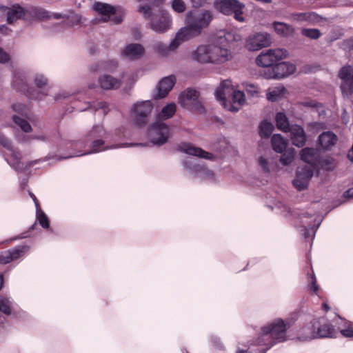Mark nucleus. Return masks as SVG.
I'll list each match as a JSON object with an SVG mask.
<instances>
[{
  "instance_id": "nucleus-2",
  "label": "nucleus",
  "mask_w": 353,
  "mask_h": 353,
  "mask_svg": "<svg viewBox=\"0 0 353 353\" xmlns=\"http://www.w3.org/2000/svg\"><path fill=\"white\" fill-rule=\"evenodd\" d=\"M234 40L230 32L220 35L213 43L199 45L192 52L191 59L201 64L224 63L232 57L230 48Z\"/></svg>"
},
{
  "instance_id": "nucleus-27",
  "label": "nucleus",
  "mask_w": 353,
  "mask_h": 353,
  "mask_svg": "<svg viewBox=\"0 0 353 353\" xmlns=\"http://www.w3.org/2000/svg\"><path fill=\"white\" fill-rule=\"evenodd\" d=\"M288 132L290 133L292 143L294 146L297 148L303 147L307 141V136L304 128L301 125L292 124Z\"/></svg>"
},
{
  "instance_id": "nucleus-41",
  "label": "nucleus",
  "mask_w": 353,
  "mask_h": 353,
  "mask_svg": "<svg viewBox=\"0 0 353 353\" xmlns=\"http://www.w3.org/2000/svg\"><path fill=\"white\" fill-rule=\"evenodd\" d=\"M286 92L287 89L284 86L276 87L272 91L267 93V99L270 102H276L282 99Z\"/></svg>"
},
{
  "instance_id": "nucleus-51",
  "label": "nucleus",
  "mask_w": 353,
  "mask_h": 353,
  "mask_svg": "<svg viewBox=\"0 0 353 353\" xmlns=\"http://www.w3.org/2000/svg\"><path fill=\"white\" fill-rule=\"evenodd\" d=\"M231 101L236 105L238 103L237 106L242 105L245 102V96L243 91L240 90H234L232 94V100Z\"/></svg>"
},
{
  "instance_id": "nucleus-28",
  "label": "nucleus",
  "mask_w": 353,
  "mask_h": 353,
  "mask_svg": "<svg viewBox=\"0 0 353 353\" xmlns=\"http://www.w3.org/2000/svg\"><path fill=\"white\" fill-rule=\"evenodd\" d=\"M0 10L6 14L8 23H12L16 20L22 18L26 12L25 10L17 4L13 5L11 7L0 6Z\"/></svg>"
},
{
  "instance_id": "nucleus-20",
  "label": "nucleus",
  "mask_w": 353,
  "mask_h": 353,
  "mask_svg": "<svg viewBox=\"0 0 353 353\" xmlns=\"http://www.w3.org/2000/svg\"><path fill=\"white\" fill-rule=\"evenodd\" d=\"M176 79L175 75L170 74L161 78L156 87L157 93L154 94V99H165L176 84Z\"/></svg>"
},
{
  "instance_id": "nucleus-53",
  "label": "nucleus",
  "mask_w": 353,
  "mask_h": 353,
  "mask_svg": "<svg viewBox=\"0 0 353 353\" xmlns=\"http://www.w3.org/2000/svg\"><path fill=\"white\" fill-rule=\"evenodd\" d=\"M343 200H337L334 202V207H338L343 203H345L347 201L353 199V187L348 188L345 190L342 194Z\"/></svg>"
},
{
  "instance_id": "nucleus-46",
  "label": "nucleus",
  "mask_w": 353,
  "mask_h": 353,
  "mask_svg": "<svg viewBox=\"0 0 353 353\" xmlns=\"http://www.w3.org/2000/svg\"><path fill=\"white\" fill-rule=\"evenodd\" d=\"M336 316L344 323L345 327L340 330L341 334L345 338H353V327L350 325V321L338 314H336Z\"/></svg>"
},
{
  "instance_id": "nucleus-12",
  "label": "nucleus",
  "mask_w": 353,
  "mask_h": 353,
  "mask_svg": "<svg viewBox=\"0 0 353 353\" xmlns=\"http://www.w3.org/2000/svg\"><path fill=\"white\" fill-rule=\"evenodd\" d=\"M307 317L306 320L311 324V336L308 337L309 339L335 337L334 327L324 316L313 318L312 314H309Z\"/></svg>"
},
{
  "instance_id": "nucleus-16",
  "label": "nucleus",
  "mask_w": 353,
  "mask_h": 353,
  "mask_svg": "<svg viewBox=\"0 0 353 353\" xmlns=\"http://www.w3.org/2000/svg\"><path fill=\"white\" fill-rule=\"evenodd\" d=\"M153 108L151 100L137 101L132 108L134 114V123L137 127L145 126L148 122V117Z\"/></svg>"
},
{
  "instance_id": "nucleus-26",
  "label": "nucleus",
  "mask_w": 353,
  "mask_h": 353,
  "mask_svg": "<svg viewBox=\"0 0 353 353\" xmlns=\"http://www.w3.org/2000/svg\"><path fill=\"white\" fill-rule=\"evenodd\" d=\"M145 51V48L141 43H128L124 46L121 54L130 60H137L143 56Z\"/></svg>"
},
{
  "instance_id": "nucleus-4",
  "label": "nucleus",
  "mask_w": 353,
  "mask_h": 353,
  "mask_svg": "<svg viewBox=\"0 0 353 353\" xmlns=\"http://www.w3.org/2000/svg\"><path fill=\"white\" fill-rule=\"evenodd\" d=\"M279 208L282 209L285 216H292L299 221L300 225L298 227V230L305 240L311 239V244L314 239L316 231L328 213L326 212L323 216H321L319 212H316L299 213L283 203H279Z\"/></svg>"
},
{
  "instance_id": "nucleus-11",
  "label": "nucleus",
  "mask_w": 353,
  "mask_h": 353,
  "mask_svg": "<svg viewBox=\"0 0 353 353\" xmlns=\"http://www.w3.org/2000/svg\"><path fill=\"white\" fill-rule=\"evenodd\" d=\"M213 8L224 16L233 15L234 19L239 22L245 21L243 15V10L245 5L239 0H214Z\"/></svg>"
},
{
  "instance_id": "nucleus-58",
  "label": "nucleus",
  "mask_w": 353,
  "mask_h": 353,
  "mask_svg": "<svg viewBox=\"0 0 353 353\" xmlns=\"http://www.w3.org/2000/svg\"><path fill=\"white\" fill-rule=\"evenodd\" d=\"M110 104L106 101H98L96 105H92L90 102V110L94 108V110L97 109L102 110L104 114H107L110 111Z\"/></svg>"
},
{
  "instance_id": "nucleus-54",
  "label": "nucleus",
  "mask_w": 353,
  "mask_h": 353,
  "mask_svg": "<svg viewBox=\"0 0 353 353\" xmlns=\"http://www.w3.org/2000/svg\"><path fill=\"white\" fill-rule=\"evenodd\" d=\"M226 87L225 82L222 81L220 84V86L216 88L214 91V97L217 101L219 102L223 101L226 99L225 94V88Z\"/></svg>"
},
{
  "instance_id": "nucleus-5",
  "label": "nucleus",
  "mask_w": 353,
  "mask_h": 353,
  "mask_svg": "<svg viewBox=\"0 0 353 353\" xmlns=\"http://www.w3.org/2000/svg\"><path fill=\"white\" fill-rule=\"evenodd\" d=\"M288 329L289 325H287L286 321L281 318L276 319L263 326L260 334L255 339L256 344L262 346L260 349H257V352L266 353L276 343L274 340L279 342L284 341L285 339L283 334Z\"/></svg>"
},
{
  "instance_id": "nucleus-48",
  "label": "nucleus",
  "mask_w": 353,
  "mask_h": 353,
  "mask_svg": "<svg viewBox=\"0 0 353 353\" xmlns=\"http://www.w3.org/2000/svg\"><path fill=\"white\" fill-rule=\"evenodd\" d=\"M340 89L343 97L350 99L353 95V81L341 82Z\"/></svg>"
},
{
  "instance_id": "nucleus-57",
  "label": "nucleus",
  "mask_w": 353,
  "mask_h": 353,
  "mask_svg": "<svg viewBox=\"0 0 353 353\" xmlns=\"http://www.w3.org/2000/svg\"><path fill=\"white\" fill-rule=\"evenodd\" d=\"M210 343L216 350H223L224 349V345L220 337L215 334H212L210 336Z\"/></svg>"
},
{
  "instance_id": "nucleus-34",
  "label": "nucleus",
  "mask_w": 353,
  "mask_h": 353,
  "mask_svg": "<svg viewBox=\"0 0 353 353\" xmlns=\"http://www.w3.org/2000/svg\"><path fill=\"white\" fill-rule=\"evenodd\" d=\"M309 314L310 313H305L302 309L296 310L292 312L285 320L286 321V325H289L290 329L297 321H300L303 324H305L309 321L305 320L308 318L307 315Z\"/></svg>"
},
{
  "instance_id": "nucleus-50",
  "label": "nucleus",
  "mask_w": 353,
  "mask_h": 353,
  "mask_svg": "<svg viewBox=\"0 0 353 353\" xmlns=\"http://www.w3.org/2000/svg\"><path fill=\"white\" fill-rule=\"evenodd\" d=\"M301 34L305 37L312 39H318L321 35V31L318 28H304L301 30Z\"/></svg>"
},
{
  "instance_id": "nucleus-62",
  "label": "nucleus",
  "mask_w": 353,
  "mask_h": 353,
  "mask_svg": "<svg viewBox=\"0 0 353 353\" xmlns=\"http://www.w3.org/2000/svg\"><path fill=\"white\" fill-rule=\"evenodd\" d=\"M301 104L303 107L316 108V110L324 108L323 104L322 103L318 102L313 99L303 101L302 102Z\"/></svg>"
},
{
  "instance_id": "nucleus-33",
  "label": "nucleus",
  "mask_w": 353,
  "mask_h": 353,
  "mask_svg": "<svg viewBox=\"0 0 353 353\" xmlns=\"http://www.w3.org/2000/svg\"><path fill=\"white\" fill-rule=\"evenodd\" d=\"M272 27L274 31L281 37H288L292 36L294 32V28L286 23L281 21H274Z\"/></svg>"
},
{
  "instance_id": "nucleus-43",
  "label": "nucleus",
  "mask_w": 353,
  "mask_h": 353,
  "mask_svg": "<svg viewBox=\"0 0 353 353\" xmlns=\"http://www.w3.org/2000/svg\"><path fill=\"white\" fill-rule=\"evenodd\" d=\"M12 121L15 125H17L20 129L25 133H29L32 131V128L30 123L25 119L14 115L12 117Z\"/></svg>"
},
{
  "instance_id": "nucleus-32",
  "label": "nucleus",
  "mask_w": 353,
  "mask_h": 353,
  "mask_svg": "<svg viewBox=\"0 0 353 353\" xmlns=\"http://www.w3.org/2000/svg\"><path fill=\"white\" fill-rule=\"evenodd\" d=\"M288 140L281 134H274L271 138L272 149L276 153H283L287 148Z\"/></svg>"
},
{
  "instance_id": "nucleus-60",
  "label": "nucleus",
  "mask_w": 353,
  "mask_h": 353,
  "mask_svg": "<svg viewBox=\"0 0 353 353\" xmlns=\"http://www.w3.org/2000/svg\"><path fill=\"white\" fill-rule=\"evenodd\" d=\"M220 103L224 109L232 112H236L240 109L239 106L234 105V103L231 101H228L227 99H224Z\"/></svg>"
},
{
  "instance_id": "nucleus-22",
  "label": "nucleus",
  "mask_w": 353,
  "mask_h": 353,
  "mask_svg": "<svg viewBox=\"0 0 353 353\" xmlns=\"http://www.w3.org/2000/svg\"><path fill=\"white\" fill-rule=\"evenodd\" d=\"M0 312L6 315L17 314V317L22 320L29 317L28 314L23 310L17 311V304L10 296L0 295Z\"/></svg>"
},
{
  "instance_id": "nucleus-44",
  "label": "nucleus",
  "mask_w": 353,
  "mask_h": 353,
  "mask_svg": "<svg viewBox=\"0 0 353 353\" xmlns=\"http://www.w3.org/2000/svg\"><path fill=\"white\" fill-rule=\"evenodd\" d=\"M117 66L118 63L115 59L102 60L98 63L99 70L109 72L114 71Z\"/></svg>"
},
{
  "instance_id": "nucleus-37",
  "label": "nucleus",
  "mask_w": 353,
  "mask_h": 353,
  "mask_svg": "<svg viewBox=\"0 0 353 353\" xmlns=\"http://www.w3.org/2000/svg\"><path fill=\"white\" fill-rule=\"evenodd\" d=\"M274 130L273 124L268 121L263 120L259 125L258 133L262 139H268L270 137Z\"/></svg>"
},
{
  "instance_id": "nucleus-59",
  "label": "nucleus",
  "mask_w": 353,
  "mask_h": 353,
  "mask_svg": "<svg viewBox=\"0 0 353 353\" xmlns=\"http://www.w3.org/2000/svg\"><path fill=\"white\" fill-rule=\"evenodd\" d=\"M340 48L347 52L353 51V37L343 40L340 43Z\"/></svg>"
},
{
  "instance_id": "nucleus-6",
  "label": "nucleus",
  "mask_w": 353,
  "mask_h": 353,
  "mask_svg": "<svg viewBox=\"0 0 353 353\" xmlns=\"http://www.w3.org/2000/svg\"><path fill=\"white\" fill-rule=\"evenodd\" d=\"M201 92L193 87H188L181 91L178 96V103L180 106L187 110L197 113L199 114H205L206 113L205 108L199 100Z\"/></svg>"
},
{
  "instance_id": "nucleus-7",
  "label": "nucleus",
  "mask_w": 353,
  "mask_h": 353,
  "mask_svg": "<svg viewBox=\"0 0 353 353\" xmlns=\"http://www.w3.org/2000/svg\"><path fill=\"white\" fill-rule=\"evenodd\" d=\"M92 8L100 15L99 21L102 22L111 21L114 24L119 25L124 20L125 11L121 6H113L107 3L94 1Z\"/></svg>"
},
{
  "instance_id": "nucleus-55",
  "label": "nucleus",
  "mask_w": 353,
  "mask_h": 353,
  "mask_svg": "<svg viewBox=\"0 0 353 353\" xmlns=\"http://www.w3.org/2000/svg\"><path fill=\"white\" fill-rule=\"evenodd\" d=\"M321 70V65L317 63H314L312 64H306L303 65L302 68V72L305 74H312L320 71Z\"/></svg>"
},
{
  "instance_id": "nucleus-18",
  "label": "nucleus",
  "mask_w": 353,
  "mask_h": 353,
  "mask_svg": "<svg viewBox=\"0 0 353 353\" xmlns=\"http://www.w3.org/2000/svg\"><path fill=\"white\" fill-rule=\"evenodd\" d=\"M30 246L21 245L6 250L0 254V263L8 264L23 258L29 251Z\"/></svg>"
},
{
  "instance_id": "nucleus-63",
  "label": "nucleus",
  "mask_w": 353,
  "mask_h": 353,
  "mask_svg": "<svg viewBox=\"0 0 353 353\" xmlns=\"http://www.w3.org/2000/svg\"><path fill=\"white\" fill-rule=\"evenodd\" d=\"M258 163L264 173H270L269 161L266 158L263 156L259 157L258 158Z\"/></svg>"
},
{
  "instance_id": "nucleus-19",
  "label": "nucleus",
  "mask_w": 353,
  "mask_h": 353,
  "mask_svg": "<svg viewBox=\"0 0 353 353\" xmlns=\"http://www.w3.org/2000/svg\"><path fill=\"white\" fill-rule=\"evenodd\" d=\"M30 246L21 245L6 250L0 254V263L8 264L23 258L29 251Z\"/></svg>"
},
{
  "instance_id": "nucleus-29",
  "label": "nucleus",
  "mask_w": 353,
  "mask_h": 353,
  "mask_svg": "<svg viewBox=\"0 0 353 353\" xmlns=\"http://www.w3.org/2000/svg\"><path fill=\"white\" fill-rule=\"evenodd\" d=\"M100 87L105 90H117L121 85V81L110 74H103L98 79Z\"/></svg>"
},
{
  "instance_id": "nucleus-8",
  "label": "nucleus",
  "mask_w": 353,
  "mask_h": 353,
  "mask_svg": "<svg viewBox=\"0 0 353 353\" xmlns=\"http://www.w3.org/2000/svg\"><path fill=\"white\" fill-rule=\"evenodd\" d=\"M146 136L150 143L159 148L168 143L172 137L171 129L165 122L155 119L147 128Z\"/></svg>"
},
{
  "instance_id": "nucleus-23",
  "label": "nucleus",
  "mask_w": 353,
  "mask_h": 353,
  "mask_svg": "<svg viewBox=\"0 0 353 353\" xmlns=\"http://www.w3.org/2000/svg\"><path fill=\"white\" fill-rule=\"evenodd\" d=\"M299 156L301 161L314 167L316 173H319L318 161L321 157V154L319 148L310 147L303 148L301 150Z\"/></svg>"
},
{
  "instance_id": "nucleus-36",
  "label": "nucleus",
  "mask_w": 353,
  "mask_h": 353,
  "mask_svg": "<svg viewBox=\"0 0 353 353\" xmlns=\"http://www.w3.org/2000/svg\"><path fill=\"white\" fill-rule=\"evenodd\" d=\"M318 166L319 167V170L321 169L326 172H332L336 168V163H335L334 159L330 155H327L324 157L321 156L318 161Z\"/></svg>"
},
{
  "instance_id": "nucleus-15",
  "label": "nucleus",
  "mask_w": 353,
  "mask_h": 353,
  "mask_svg": "<svg viewBox=\"0 0 353 353\" xmlns=\"http://www.w3.org/2000/svg\"><path fill=\"white\" fill-rule=\"evenodd\" d=\"M314 174V169L309 165L298 166L295 170L294 177L292 180L293 187L299 192L307 190Z\"/></svg>"
},
{
  "instance_id": "nucleus-35",
  "label": "nucleus",
  "mask_w": 353,
  "mask_h": 353,
  "mask_svg": "<svg viewBox=\"0 0 353 353\" xmlns=\"http://www.w3.org/2000/svg\"><path fill=\"white\" fill-rule=\"evenodd\" d=\"M275 123L276 128L283 132H288L291 125L286 114L284 112H278L275 116Z\"/></svg>"
},
{
  "instance_id": "nucleus-17",
  "label": "nucleus",
  "mask_w": 353,
  "mask_h": 353,
  "mask_svg": "<svg viewBox=\"0 0 353 353\" xmlns=\"http://www.w3.org/2000/svg\"><path fill=\"white\" fill-rule=\"evenodd\" d=\"M272 37L266 32H258L251 34L246 39V48L250 51H257L270 46Z\"/></svg>"
},
{
  "instance_id": "nucleus-30",
  "label": "nucleus",
  "mask_w": 353,
  "mask_h": 353,
  "mask_svg": "<svg viewBox=\"0 0 353 353\" xmlns=\"http://www.w3.org/2000/svg\"><path fill=\"white\" fill-rule=\"evenodd\" d=\"M176 105L174 102L168 103L157 114L155 119L161 122H165V121L174 117L176 112Z\"/></svg>"
},
{
  "instance_id": "nucleus-40",
  "label": "nucleus",
  "mask_w": 353,
  "mask_h": 353,
  "mask_svg": "<svg viewBox=\"0 0 353 353\" xmlns=\"http://www.w3.org/2000/svg\"><path fill=\"white\" fill-rule=\"evenodd\" d=\"M199 147L194 146L190 142H181L179 145H176V150L178 152L185 153L193 157L196 156L197 149Z\"/></svg>"
},
{
  "instance_id": "nucleus-1",
  "label": "nucleus",
  "mask_w": 353,
  "mask_h": 353,
  "mask_svg": "<svg viewBox=\"0 0 353 353\" xmlns=\"http://www.w3.org/2000/svg\"><path fill=\"white\" fill-rule=\"evenodd\" d=\"M0 145L7 150V153L4 155L5 160L17 172H22L29 167L46 161L52 158H55L57 160H63L74 157H80L87 154V152H83L82 150H78L79 148L85 149L87 147L86 137L83 139L74 141L61 139L57 145V149L58 150L70 149L71 152L67 156H54L52 157L50 155H48L43 159L31 161L26 164L21 161L22 158L21 152L17 148H14L10 140L5 137L1 132H0Z\"/></svg>"
},
{
  "instance_id": "nucleus-13",
  "label": "nucleus",
  "mask_w": 353,
  "mask_h": 353,
  "mask_svg": "<svg viewBox=\"0 0 353 353\" xmlns=\"http://www.w3.org/2000/svg\"><path fill=\"white\" fill-rule=\"evenodd\" d=\"M287 50L283 48L268 49L262 51L256 58V64L264 70L272 68L279 61L287 57Z\"/></svg>"
},
{
  "instance_id": "nucleus-21",
  "label": "nucleus",
  "mask_w": 353,
  "mask_h": 353,
  "mask_svg": "<svg viewBox=\"0 0 353 353\" xmlns=\"http://www.w3.org/2000/svg\"><path fill=\"white\" fill-rule=\"evenodd\" d=\"M137 145H145L142 143H128L124 142L119 144H112L105 145V141L102 139H98L92 141L90 144V154L105 151L110 149H117L121 148H130Z\"/></svg>"
},
{
  "instance_id": "nucleus-25",
  "label": "nucleus",
  "mask_w": 353,
  "mask_h": 353,
  "mask_svg": "<svg viewBox=\"0 0 353 353\" xmlns=\"http://www.w3.org/2000/svg\"><path fill=\"white\" fill-rule=\"evenodd\" d=\"M337 141L338 137L334 132L324 131L318 136L316 146L320 150L327 151L336 144Z\"/></svg>"
},
{
  "instance_id": "nucleus-38",
  "label": "nucleus",
  "mask_w": 353,
  "mask_h": 353,
  "mask_svg": "<svg viewBox=\"0 0 353 353\" xmlns=\"http://www.w3.org/2000/svg\"><path fill=\"white\" fill-rule=\"evenodd\" d=\"M306 268L310 269L311 271V272H310V270H307V275L308 279H310V283L307 285V289L311 293L317 294L319 290V286L317 284L316 278L312 269V265L310 264L307 265Z\"/></svg>"
},
{
  "instance_id": "nucleus-9",
  "label": "nucleus",
  "mask_w": 353,
  "mask_h": 353,
  "mask_svg": "<svg viewBox=\"0 0 353 353\" xmlns=\"http://www.w3.org/2000/svg\"><path fill=\"white\" fill-rule=\"evenodd\" d=\"M28 73L25 70H16L12 76L11 85L17 91L21 92L30 99L37 101L43 100L46 94L36 88L29 87L28 84Z\"/></svg>"
},
{
  "instance_id": "nucleus-39",
  "label": "nucleus",
  "mask_w": 353,
  "mask_h": 353,
  "mask_svg": "<svg viewBox=\"0 0 353 353\" xmlns=\"http://www.w3.org/2000/svg\"><path fill=\"white\" fill-rule=\"evenodd\" d=\"M279 159L280 163L283 166L290 165L294 159L296 155V150L293 148L285 150Z\"/></svg>"
},
{
  "instance_id": "nucleus-10",
  "label": "nucleus",
  "mask_w": 353,
  "mask_h": 353,
  "mask_svg": "<svg viewBox=\"0 0 353 353\" xmlns=\"http://www.w3.org/2000/svg\"><path fill=\"white\" fill-rule=\"evenodd\" d=\"M182 166L187 170L190 175L194 179H199L203 181H214V173L208 169L203 162L199 160L188 157L182 160Z\"/></svg>"
},
{
  "instance_id": "nucleus-56",
  "label": "nucleus",
  "mask_w": 353,
  "mask_h": 353,
  "mask_svg": "<svg viewBox=\"0 0 353 353\" xmlns=\"http://www.w3.org/2000/svg\"><path fill=\"white\" fill-rule=\"evenodd\" d=\"M195 157L210 161H214L216 159V156L213 153L205 151L199 147L197 149L196 156Z\"/></svg>"
},
{
  "instance_id": "nucleus-42",
  "label": "nucleus",
  "mask_w": 353,
  "mask_h": 353,
  "mask_svg": "<svg viewBox=\"0 0 353 353\" xmlns=\"http://www.w3.org/2000/svg\"><path fill=\"white\" fill-rule=\"evenodd\" d=\"M338 76L343 81H353V67L350 65H346L341 68Z\"/></svg>"
},
{
  "instance_id": "nucleus-61",
  "label": "nucleus",
  "mask_w": 353,
  "mask_h": 353,
  "mask_svg": "<svg viewBox=\"0 0 353 353\" xmlns=\"http://www.w3.org/2000/svg\"><path fill=\"white\" fill-rule=\"evenodd\" d=\"M172 8L175 12L182 13L185 10L186 6L183 0H173Z\"/></svg>"
},
{
  "instance_id": "nucleus-49",
  "label": "nucleus",
  "mask_w": 353,
  "mask_h": 353,
  "mask_svg": "<svg viewBox=\"0 0 353 353\" xmlns=\"http://www.w3.org/2000/svg\"><path fill=\"white\" fill-rule=\"evenodd\" d=\"M152 7L154 6L152 3L150 5H141L137 9V12L142 13L143 17L150 21L154 19V14L152 10Z\"/></svg>"
},
{
  "instance_id": "nucleus-47",
  "label": "nucleus",
  "mask_w": 353,
  "mask_h": 353,
  "mask_svg": "<svg viewBox=\"0 0 353 353\" xmlns=\"http://www.w3.org/2000/svg\"><path fill=\"white\" fill-rule=\"evenodd\" d=\"M36 219L37 221L44 229H50V221L46 213L41 210L38 208L36 210Z\"/></svg>"
},
{
  "instance_id": "nucleus-14",
  "label": "nucleus",
  "mask_w": 353,
  "mask_h": 353,
  "mask_svg": "<svg viewBox=\"0 0 353 353\" xmlns=\"http://www.w3.org/2000/svg\"><path fill=\"white\" fill-rule=\"evenodd\" d=\"M296 65L289 61H278L272 68L264 70L261 75L266 79L280 80L285 79L296 72Z\"/></svg>"
},
{
  "instance_id": "nucleus-52",
  "label": "nucleus",
  "mask_w": 353,
  "mask_h": 353,
  "mask_svg": "<svg viewBox=\"0 0 353 353\" xmlns=\"http://www.w3.org/2000/svg\"><path fill=\"white\" fill-rule=\"evenodd\" d=\"M153 50L161 56H166L169 52L168 47L161 41H157L152 46Z\"/></svg>"
},
{
  "instance_id": "nucleus-64",
  "label": "nucleus",
  "mask_w": 353,
  "mask_h": 353,
  "mask_svg": "<svg viewBox=\"0 0 353 353\" xmlns=\"http://www.w3.org/2000/svg\"><path fill=\"white\" fill-rule=\"evenodd\" d=\"M12 109L13 111L19 113L22 116H26L27 114V108L26 107L20 103H14L12 105Z\"/></svg>"
},
{
  "instance_id": "nucleus-31",
  "label": "nucleus",
  "mask_w": 353,
  "mask_h": 353,
  "mask_svg": "<svg viewBox=\"0 0 353 353\" xmlns=\"http://www.w3.org/2000/svg\"><path fill=\"white\" fill-rule=\"evenodd\" d=\"M28 12L33 17L45 19H49L51 17H54V19H61L63 17V15L61 13H51L43 8H38V7H32L28 10Z\"/></svg>"
},
{
  "instance_id": "nucleus-45",
  "label": "nucleus",
  "mask_w": 353,
  "mask_h": 353,
  "mask_svg": "<svg viewBox=\"0 0 353 353\" xmlns=\"http://www.w3.org/2000/svg\"><path fill=\"white\" fill-rule=\"evenodd\" d=\"M33 82L36 87L38 88L37 89L39 91H42L44 93L47 94L46 92L44 91V88L47 85L48 80V78L41 73H37L33 77ZM47 94L45 95V97Z\"/></svg>"
},
{
  "instance_id": "nucleus-24",
  "label": "nucleus",
  "mask_w": 353,
  "mask_h": 353,
  "mask_svg": "<svg viewBox=\"0 0 353 353\" xmlns=\"http://www.w3.org/2000/svg\"><path fill=\"white\" fill-rule=\"evenodd\" d=\"M171 17L168 11L162 10L160 11L159 19H154L149 21L150 28L154 32L162 33L166 32L171 26Z\"/></svg>"
},
{
  "instance_id": "nucleus-3",
  "label": "nucleus",
  "mask_w": 353,
  "mask_h": 353,
  "mask_svg": "<svg viewBox=\"0 0 353 353\" xmlns=\"http://www.w3.org/2000/svg\"><path fill=\"white\" fill-rule=\"evenodd\" d=\"M214 18V13L207 9H191L185 14L184 27L177 32V38L188 41L200 36Z\"/></svg>"
}]
</instances>
